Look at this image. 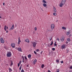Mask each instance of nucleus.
I'll return each instance as SVG.
<instances>
[{
	"label": "nucleus",
	"mask_w": 72,
	"mask_h": 72,
	"mask_svg": "<svg viewBox=\"0 0 72 72\" xmlns=\"http://www.w3.org/2000/svg\"><path fill=\"white\" fill-rule=\"evenodd\" d=\"M12 55V53L11 52H8L6 54L7 57H10Z\"/></svg>",
	"instance_id": "nucleus-1"
},
{
	"label": "nucleus",
	"mask_w": 72,
	"mask_h": 72,
	"mask_svg": "<svg viewBox=\"0 0 72 72\" xmlns=\"http://www.w3.org/2000/svg\"><path fill=\"white\" fill-rule=\"evenodd\" d=\"M54 27H55V25L54 24H52L51 25V28L52 30H53L54 28Z\"/></svg>",
	"instance_id": "nucleus-2"
},
{
	"label": "nucleus",
	"mask_w": 72,
	"mask_h": 72,
	"mask_svg": "<svg viewBox=\"0 0 72 72\" xmlns=\"http://www.w3.org/2000/svg\"><path fill=\"white\" fill-rule=\"evenodd\" d=\"M66 44H63L61 46V48L62 49H65L66 48Z\"/></svg>",
	"instance_id": "nucleus-3"
},
{
	"label": "nucleus",
	"mask_w": 72,
	"mask_h": 72,
	"mask_svg": "<svg viewBox=\"0 0 72 72\" xmlns=\"http://www.w3.org/2000/svg\"><path fill=\"white\" fill-rule=\"evenodd\" d=\"M32 44H33V47H35L36 46V44H37L36 42H33V43L32 42Z\"/></svg>",
	"instance_id": "nucleus-4"
},
{
	"label": "nucleus",
	"mask_w": 72,
	"mask_h": 72,
	"mask_svg": "<svg viewBox=\"0 0 72 72\" xmlns=\"http://www.w3.org/2000/svg\"><path fill=\"white\" fill-rule=\"evenodd\" d=\"M0 41L1 43H4V40H3V38H1L0 39Z\"/></svg>",
	"instance_id": "nucleus-5"
},
{
	"label": "nucleus",
	"mask_w": 72,
	"mask_h": 72,
	"mask_svg": "<svg viewBox=\"0 0 72 72\" xmlns=\"http://www.w3.org/2000/svg\"><path fill=\"white\" fill-rule=\"evenodd\" d=\"M66 2V0H62L61 3L63 4H65Z\"/></svg>",
	"instance_id": "nucleus-6"
},
{
	"label": "nucleus",
	"mask_w": 72,
	"mask_h": 72,
	"mask_svg": "<svg viewBox=\"0 0 72 72\" xmlns=\"http://www.w3.org/2000/svg\"><path fill=\"white\" fill-rule=\"evenodd\" d=\"M15 44L14 43L12 44H11V46L12 47V48H15Z\"/></svg>",
	"instance_id": "nucleus-7"
},
{
	"label": "nucleus",
	"mask_w": 72,
	"mask_h": 72,
	"mask_svg": "<svg viewBox=\"0 0 72 72\" xmlns=\"http://www.w3.org/2000/svg\"><path fill=\"white\" fill-rule=\"evenodd\" d=\"M25 41L26 42H28V43H29V42H30V40H29V39H25Z\"/></svg>",
	"instance_id": "nucleus-8"
},
{
	"label": "nucleus",
	"mask_w": 72,
	"mask_h": 72,
	"mask_svg": "<svg viewBox=\"0 0 72 72\" xmlns=\"http://www.w3.org/2000/svg\"><path fill=\"white\" fill-rule=\"evenodd\" d=\"M60 40L61 41H64V37H61V38Z\"/></svg>",
	"instance_id": "nucleus-9"
},
{
	"label": "nucleus",
	"mask_w": 72,
	"mask_h": 72,
	"mask_svg": "<svg viewBox=\"0 0 72 72\" xmlns=\"http://www.w3.org/2000/svg\"><path fill=\"white\" fill-rule=\"evenodd\" d=\"M28 57L29 59H31V54L28 55Z\"/></svg>",
	"instance_id": "nucleus-10"
},
{
	"label": "nucleus",
	"mask_w": 72,
	"mask_h": 72,
	"mask_svg": "<svg viewBox=\"0 0 72 72\" xmlns=\"http://www.w3.org/2000/svg\"><path fill=\"white\" fill-rule=\"evenodd\" d=\"M33 62L34 64H35L37 63V60L36 59H35Z\"/></svg>",
	"instance_id": "nucleus-11"
},
{
	"label": "nucleus",
	"mask_w": 72,
	"mask_h": 72,
	"mask_svg": "<svg viewBox=\"0 0 72 72\" xmlns=\"http://www.w3.org/2000/svg\"><path fill=\"white\" fill-rule=\"evenodd\" d=\"M17 50L19 51H22V49L21 48H17Z\"/></svg>",
	"instance_id": "nucleus-12"
},
{
	"label": "nucleus",
	"mask_w": 72,
	"mask_h": 72,
	"mask_svg": "<svg viewBox=\"0 0 72 72\" xmlns=\"http://www.w3.org/2000/svg\"><path fill=\"white\" fill-rule=\"evenodd\" d=\"M4 28L5 31H6V28L7 29H8V27H7L5 25L4 26Z\"/></svg>",
	"instance_id": "nucleus-13"
},
{
	"label": "nucleus",
	"mask_w": 72,
	"mask_h": 72,
	"mask_svg": "<svg viewBox=\"0 0 72 72\" xmlns=\"http://www.w3.org/2000/svg\"><path fill=\"white\" fill-rule=\"evenodd\" d=\"M64 5V4H63L62 3H61L60 4H59V6L60 7H62V6Z\"/></svg>",
	"instance_id": "nucleus-14"
},
{
	"label": "nucleus",
	"mask_w": 72,
	"mask_h": 72,
	"mask_svg": "<svg viewBox=\"0 0 72 72\" xmlns=\"http://www.w3.org/2000/svg\"><path fill=\"white\" fill-rule=\"evenodd\" d=\"M14 29V25H13L11 28L10 29V30H13Z\"/></svg>",
	"instance_id": "nucleus-15"
},
{
	"label": "nucleus",
	"mask_w": 72,
	"mask_h": 72,
	"mask_svg": "<svg viewBox=\"0 0 72 72\" xmlns=\"http://www.w3.org/2000/svg\"><path fill=\"white\" fill-rule=\"evenodd\" d=\"M62 28L63 29V30H66V29H67V28H66V27L64 26L62 27Z\"/></svg>",
	"instance_id": "nucleus-16"
},
{
	"label": "nucleus",
	"mask_w": 72,
	"mask_h": 72,
	"mask_svg": "<svg viewBox=\"0 0 72 72\" xmlns=\"http://www.w3.org/2000/svg\"><path fill=\"white\" fill-rule=\"evenodd\" d=\"M21 42V40H20V39L19 38L18 44H20Z\"/></svg>",
	"instance_id": "nucleus-17"
},
{
	"label": "nucleus",
	"mask_w": 72,
	"mask_h": 72,
	"mask_svg": "<svg viewBox=\"0 0 72 72\" xmlns=\"http://www.w3.org/2000/svg\"><path fill=\"white\" fill-rule=\"evenodd\" d=\"M42 0V2L44 3V4H46V1L45 0Z\"/></svg>",
	"instance_id": "nucleus-18"
},
{
	"label": "nucleus",
	"mask_w": 72,
	"mask_h": 72,
	"mask_svg": "<svg viewBox=\"0 0 72 72\" xmlns=\"http://www.w3.org/2000/svg\"><path fill=\"white\" fill-rule=\"evenodd\" d=\"M43 5L44 7H46L47 6V4H46L45 3H43Z\"/></svg>",
	"instance_id": "nucleus-19"
},
{
	"label": "nucleus",
	"mask_w": 72,
	"mask_h": 72,
	"mask_svg": "<svg viewBox=\"0 0 72 72\" xmlns=\"http://www.w3.org/2000/svg\"><path fill=\"white\" fill-rule=\"evenodd\" d=\"M53 11L54 12H57V10H56V8H55L54 7L53 8Z\"/></svg>",
	"instance_id": "nucleus-20"
},
{
	"label": "nucleus",
	"mask_w": 72,
	"mask_h": 72,
	"mask_svg": "<svg viewBox=\"0 0 72 72\" xmlns=\"http://www.w3.org/2000/svg\"><path fill=\"white\" fill-rule=\"evenodd\" d=\"M69 35V32H66V35L68 36Z\"/></svg>",
	"instance_id": "nucleus-21"
},
{
	"label": "nucleus",
	"mask_w": 72,
	"mask_h": 72,
	"mask_svg": "<svg viewBox=\"0 0 72 72\" xmlns=\"http://www.w3.org/2000/svg\"><path fill=\"white\" fill-rule=\"evenodd\" d=\"M13 61H12L11 62V64L10 65V66H11V67H12V66H13Z\"/></svg>",
	"instance_id": "nucleus-22"
},
{
	"label": "nucleus",
	"mask_w": 72,
	"mask_h": 72,
	"mask_svg": "<svg viewBox=\"0 0 72 72\" xmlns=\"http://www.w3.org/2000/svg\"><path fill=\"white\" fill-rule=\"evenodd\" d=\"M8 70H9V71H12V69H11V68H9Z\"/></svg>",
	"instance_id": "nucleus-23"
},
{
	"label": "nucleus",
	"mask_w": 72,
	"mask_h": 72,
	"mask_svg": "<svg viewBox=\"0 0 72 72\" xmlns=\"http://www.w3.org/2000/svg\"><path fill=\"white\" fill-rule=\"evenodd\" d=\"M67 40L68 41H71V39L69 38H68L67 39Z\"/></svg>",
	"instance_id": "nucleus-24"
},
{
	"label": "nucleus",
	"mask_w": 72,
	"mask_h": 72,
	"mask_svg": "<svg viewBox=\"0 0 72 72\" xmlns=\"http://www.w3.org/2000/svg\"><path fill=\"white\" fill-rule=\"evenodd\" d=\"M21 69H22V64L21 65V66L19 68V70H21Z\"/></svg>",
	"instance_id": "nucleus-25"
},
{
	"label": "nucleus",
	"mask_w": 72,
	"mask_h": 72,
	"mask_svg": "<svg viewBox=\"0 0 72 72\" xmlns=\"http://www.w3.org/2000/svg\"><path fill=\"white\" fill-rule=\"evenodd\" d=\"M53 15H57V13H53Z\"/></svg>",
	"instance_id": "nucleus-26"
},
{
	"label": "nucleus",
	"mask_w": 72,
	"mask_h": 72,
	"mask_svg": "<svg viewBox=\"0 0 72 72\" xmlns=\"http://www.w3.org/2000/svg\"><path fill=\"white\" fill-rule=\"evenodd\" d=\"M44 64H42L41 66V67L42 68H44Z\"/></svg>",
	"instance_id": "nucleus-27"
},
{
	"label": "nucleus",
	"mask_w": 72,
	"mask_h": 72,
	"mask_svg": "<svg viewBox=\"0 0 72 72\" xmlns=\"http://www.w3.org/2000/svg\"><path fill=\"white\" fill-rule=\"evenodd\" d=\"M56 62L57 63H59V60H56Z\"/></svg>",
	"instance_id": "nucleus-28"
},
{
	"label": "nucleus",
	"mask_w": 72,
	"mask_h": 72,
	"mask_svg": "<svg viewBox=\"0 0 72 72\" xmlns=\"http://www.w3.org/2000/svg\"><path fill=\"white\" fill-rule=\"evenodd\" d=\"M53 41H52L51 43L50 44V45H51H51H53Z\"/></svg>",
	"instance_id": "nucleus-29"
},
{
	"label": "nucleus",
	"mask_w": 72,
	"mask_h": 72,
	"mask_svg": "<svg viewBox=\"0 0 72 72\" xmlns=\"http://www.w3.org/2000/svg\"><path fill=\"white\" fill-rule=\"evenodd\" d=\"M34 30L35 31H37V28L36 27H35L34 28Z\"/></svg>",
	"instance_id": "nucleus-30"
},
{
	"label": "nucleus",
	"mask_w": 72,
	"mask_h": 72,
	"mask_svg": "<svg viewBox=\"0 0 72 72\" xmlns=\"http://www.w3.org/2000/svg\"><path fill=\"white\" fill-rule=\"evenodd\" d=\"M55 50V48H52V50H53V51Z\"/></svg>",
	"instance_id": "nucleus-31"
},
{
	"label": "nucleus",
	"mask_w": 72,
	"mask_h": 72,
	"mask_svg": "<svg viewBox=\"0 0 72 72\" xmlns=\"http://www.w3.org/2000/svg\"><path fill=\"white\" fill-rule=\"evenodd\" d=\"M70 69H72V66H70L69 67Z\"/></svg>",
	"instance_id": "nucleus-32"
},
{
	"label": "nucleus",
	"mask_w": 72,
	"mask_h": 72,
	"mask_svg": "<svg viewBox=\"0 0 72 72\" xmlns=\"http://www.w3.org/2000/svg\"><path fill=\"white\" fill-rule=\"evenodd\" d=\"M24 58H25V59H26V60L27 59V57H26L25 56Z\"/></svg>",
	"instance_id": "nucleus-33"
},
{
	"label": "nucleus",
	"mask_w": 72,
	"mask_h": 72,
	"mask_svg": "<svg viewBox=\"0 0 72 72\" xmlns=\"http://www.w3.org/2000/svg\"><path fill=\"white\" fill-rule=\"evenodd\" d=\"M21 63H22V61H20L19 62V64H21Z\"/></svg>",
	"instance_id": "nucleus-34"
},
{
	"label": "nucleus",
	"mask_w": 72,
	"mask_h": 72,
	"mask_svg": "<svg viewBox=\"0 0 72 72\" xmlns=\"http://www.w3.org/2000/svg\"><path fill=\"white\" fill-rule=\"evenodd\" d=\"M56 42H55V43H54V46H56L57 45V44H56Z\"/></svg>",
	"instance_id": "nucleus-35"
},
{
	"label": "nucleus",
	"mask_w": 72,
	"mask_h": 72,
	"mask_svg": "<svg viewBox=\"0 0 72 72\" xmlns=\"http://www.w3.org/2000/svg\"><path fill=\"white\" fill-rule=\"evenodd\" d=\"M17 64H18V67H19L20 64L19 63H18Z\"/></svg>",
	"instance_id": "nucleus-36"
},
{
	"label": "nucleus",
	"mask_w": 72,
	"mask_h": 72,
	"mask_svg": "<svg viewBox=\"0 0 72 72\" xmlns=\"http://www.w3.org/2000/svg\"><path fill=\"white\" fill-rule=\"evenodd\" d=\"M21 72H24V70H23V69H22L21 70Z\"/></svg>",
	"instance_id": "nucleus-37"
},
{
	"label": "nucleus",
	"mask_w": 72,
	"mask_h": 72,
	"mask_svg": "<svg viewBox=\"0 0 72 72\" xmlns=\"http://www.w3.org/2000/svg\"><path fill=\"white\" fill-rule=\"evenodd\" d=\"M57 40H58V41H59V38H57Z\"/></svg>",
	"instance_id": "nucleus-38"
},
{
	"label": "nucleus",
	"mask_w": 72,
	"mask_h": 72,
	"mask_svg": "<svg viewBox=\"0 0 72 72\" xmlns=\"http://www.w3.org/2000/svg\"><path fill=\"white\" fill-rule=\"evenodd\" d=\"M36 51L37 52V51H39V49H37L36 50Z\"/></svg>",
	"instance_id": "nucleus-39"
},
{
	"label": "nucleus",
	"mask_w": 72,
	"mask_h": 72,
	"mask_svg": "<svg viewBox=\"0 0 72 72\" xmlns=\"http://www.w3.org/2000/svg\"><path fill=\"white\" fill-rule=\"evenodd\" d=\"M22 58H23V60H24V57H23V56H22Z\"/></svg>",
	"instance_id": "nucleus-40"
},
{
	"label": "nucleus",
	"mask_w": 72,
	"mask_h": 72,
	"mask_svg": "<svg viewBox=\"0 0 72 72\" xmlns=\"http://www.w3.org/2000/svg\"><path fill=\"white\" fill-rule=\"evenodd\" d=\"M43 53V51H42L41 53H40V54H42V53Z\"/></svg>",
	"instance_id": "nucleus-41"
},
{
	"label": "nucleus",
	"mask_w": 72,
	"mask_h": 72,
	"mask_svg": "<svg viewBox=\"0 0 72 72\" xmlns=\"http://www.w3.org/2000/svg\"><path fill=\"white\" fill-rule=\"evenodd\" d=\"M34 53L35 54H36V52L35 51H34Z\"/></svg>",
	"instance_id": "nucleus-42"
},
{
	"label": "nucleus",
	"mask_w": 72,
	"mask_h": 72,
	"mask_svg": "<svg viewBox=\"0 0 72 72\" xmlns=\"http://www.w3.org/2000/svg\"><path fill=\"white\" fill-rule=\"evenodd\" d=\"M61 63H63V61H62L61 62Z\"/></svg>",
	"instance_id": "nucleus-43"
},
{
	"label": "nucleus",
	"mask_w": 72,
	"mask_h": 72,
	"mask_svg": "<svg viewBox=\"0 0 72 72\" xmlns=\"http://www.w3.org/2000/svg\"><path fill=\"white\" fill-rule=\"evenodd\" d=\"M6 31V33H8V31L6 30V31Z\"/></svg>",
	"instance_id": "nucleus-44"
},
{
	"label": "nucleus",
	"mask_w": 72,
	"mask_h": 72,
	"mask_svg": "<svg viewBox=\"0 0 72 72\" xmlns=\"http://www.w3.org/2000/svg\"><path fill=\"white\" fill-rule=\"evenodd\" d=\"M3 5H4V6L5 5V3H3Z\"/></svg>",
	"instance_id": "nucleus-45"
},
{
	"label": "nucleus",
	"mask_w": 72,
	"mask_h": 72,
	"mask_svg": "<svg viewBox=\"0 0 72 72\" xmlns=\"http://www.w3.org/2000/svg\"><path fill=\"white\" fill-rule=\"evenodd\" d=\"M52 39V38H51L50 39V40L51 41V39Z\"/></svg>",
	"instance_id": "nucleus-46"
},
{
	"label": "nucleus",
	"mask_w": 72,
	"mask_h": 72,
	"mask_svg": "<svg viewBox=\"0 0 72 72\" xmlns=\"http://www.w3.org/2000/svg\"><path fill=\"white\" fill-rule=\"evenodd\" d=\"M72 36V35L71 34L69 35V36Z\"/></svg>",
	"instance_id": "nucleus-47"
},
{
	"label": "nucleus",
	"mask_w": 72,
	"mask_h": 72,
	"mask_svg": "<svg viewBox=\"0 0 72 72\" xmlns=\"http://www.w3.org/2000/svg\"><path fill=\"white\" fill-rule=\"evenodd\" d=\"M40 8L41 9V10H42V8H41L40 7Z\"/></svg>",
	"instance_id": "nucleus-48"
},
{
	"label": "nucleus",
	"mask_w": 72,
	"mask_h": 72,
	"mask_svg": "<svg viewBox=\"0 0 72 72\" xmlns=\"http://www.w3.org/2000/svg\"><path fill=\"white\" fill-rule=\"evenodd\" d=\"M0 18H1V17L0 16Z\"/></svg>",
	"instance_id": "nucleus-49"
},
{
	"label": "nucleus",
	"mask_w": 72,
	"mask_h": 72,
	"mask_svg": "<svg viewBox=\"0 0 72 72\" xmlns=\"http://www.w3.org/2000/svg\"><path fill=\"white\" fill-rule=\"evenodd\" d=\"M22 62H23V60H22Z\"/></svg>",
	"instance_id": "nucleus-50"
},
{
	"label": "nucleus",
	"mask_w": 72,
	"mask_h": 72,
	"mask_svg": "<svg viewBox=\"0 0 72 72\" xmlns=\"http://www.w3.org/2000/svg\"><path fill=\"white\" fill-rule=\"evenodd\" d=\"M66 44H68V43H66Z\"/></svg>",
	"instance_id": "nucleus-51"
},
{
	"label": "nucleus",
	"mask_w": 72,
	"mask_h": 72,
	"mask_svg": "<svg viewBox=\"0 0 72 72\" xmlns=\"http://www.w3.org/2000/svg\"><path fill=\"white\" fill-rule=\"evenodd\" d=\"M17 48H16V49H17Z\"/></svg>",
	"instance_id": "nucleus-52"
},
{
	"label": "nucleus",
	"mask_w": 72,
	"mask_h": 72,
	"mask_svg": "<svg viewBox=\"0 0 72 72\" xmlns=\"http://www.w3.org/2000/svg\"><path fill=\"white\" fill-rule=\"evenodd\" d=\"M48 46H49V45H48Z\"/></svg>",
	"instance_id": "nucleus-53"
},
{
	"label": "nucleus",
	"mask_w": 72,
	"mask_h": 72,
	"mask_svg": "<svg viewBox=\"0 0 72 72\" xmlns=\"http://www.w3.org/2000/svg\"><path fill=\"white\" fill-rule=\"evenodd\" d=\"M0 37H1L0 36Z\"/></svg>",
	"instance_id": "nucleus-54"
}]
</instances>
